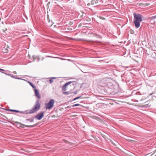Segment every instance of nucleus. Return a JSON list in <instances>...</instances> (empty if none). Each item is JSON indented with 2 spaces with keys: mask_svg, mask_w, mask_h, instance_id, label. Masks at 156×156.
Segmentation results:
<instances>
[{
  "mask_svg": "<svg viewBox=\"0 0 156 156\" xmlns=\"http://www.w3.org/2000/svg\"><path fill=\"white\" fill-rule=\"evenodd\" d=\"M10 112H20L21 113H23V112H20L18 110H13V109H10Z\"/></svg>",
  "mask_w": 156,
  "mask_h": 156,
  "instance_id": "nucleus-9",
  "label": "nucleus"
},
{
  "mask_svg": "<svg viewBox=\"0 0 156 156\" xmlns=\"http://www.w3.org/2000/svg\"><path fill=\"white\" fill-rule=\"evenodd\" d=\"M3 51L4 52H5V53H7L8 51V50L7 49H6V48H4V49H3Z\"/></svg>",
  "mask_w": 156,
  "mask_h": 156,
  "instance_id": "nucleus-13",
  "label": "nucleus"
},
{
  "mask_svg": "<svg viewBox=\"0 0 156 156\" xmlns=\"http://www.w3.org/2000/svg\"><path fill=\"white\" fill-rule=\"evenodd\" d=\"M154 155V154H152L151 156H152Z\"/></svg>",
  "mask_w": 156,
  "mask_h": 156,
  "instance_id": "nucleus-26",
  "label": "nucleus"
},
{
  "mask_svg": "<svg viewBox=\"0 0 156 156\" xmlns=\"http://www.w3.org/2000/svg\"><path fill=\"white\" fill-rule=\"evenodd\" d=\"M10 77L13 78H15L16 79H21L20 78H17L16 77H15L13 75H12L10 74Z\"/></svg>",
  "mask_w": 156,
  "mask_h": 156,
  "instance_id": "nucleus-15",
  "label": "nucleus"
},
{
  "mask_svg": "<svg viewBox=\"0 0 156 156\" xmlns=\"http://www.w3.org/2000/svg\"><path fill=\"white\" fill-rule=\"evenodd\" d=\"M50 83H52L53 81L52 79H50L49 80Z\"/></svg>",
  "mask_w": 156,
  "mask_h": 156,
  "instance_id": "nucleus-18",
  "label": "nucleus"
},
{
  "mask_svg": "<svg viewBox=\"0 0 156 156\" xmlns=\"http://www.w3.org/2000/svg\"><path fill=\"white\" fill-rule=\"evenodd\" d=\"M7 111H10V109H8L7 110Z\"/></svg>",
  "mask_w": 156,
  "mask_h": 156,
  "instance_id": "nucleus-27",
  "label": "nucleus"
},
{
  "mask_svg": "<svg viewBox=\"0 0 156 156\" xmlns=\"http://www.w3.org/2000/svg\"><path fill=\"white\" fill-rule=\"evenodd\" d=\"M13 73H14V74L16 73V72H15V71H14Z\"/></svg>",
  "mask_w": 156,
  "mask_h": 156,
  "instance_id": "nucleus-24",
  "label": "nucleus"
},
{
  "mask_svg": "<svg viewBox=\"0 0 156 156\" xmlns=\"http://www.w3.org/2000/svg\"><path fill=\"white\" fill-rule=\"evenodd\" d=\"M143 106H144V107H149L148 106V105L147 104L145 105H144Z\"/></svg>",
  "mask_w": 156,
  "mask_h": 156,
  "instance_id": "nucleus-19",
  "label": "nucleus"
},
{
  "mask_svg": "<svg viewBox=\"0 0 156 156\" xmlns=\"http://www.w3.org/2000/svg\"><path fill=\"white\" fill-rule=\"evenodd\" d=\"M34 92L36 96L38 98H40V96L39 95V93L38 90L37 89H35Z\"/></svg>",
  "mask_w": 156,
  "mask_h": 156,
  "instance_id": "nucleus-7",
  "label": "nucleus"
},
{
  "mask_svg": "<svg viewBox=\"0 0 156 156\" xmlns=\"http://www.w3.org/2000/svg\"><path fill=\"white\" fill-rule=\"evenodd\" d=\"M81 98V97H76V98H74V99H73V100H76V99H79V98Z\"/></svg>",
  "mask_w": 156,
  "mask_h": 156,
  "instance_id": "nucleus-16",
  "label": "nucleus"
},
{
  "mask_svg": "<svg viewBox=\"0 0 156 156\" xmlns=\"http://www.w3.org/2000/svg\"><path fill=\"white\" fill-rule=\"evenodd\" d=\"M143 16L142 15L137 13H134L133 23L135 27L139 28L140 25V23L142 21Z\"/></svg>",
  "mask_w": 156,
  "mask_h": 156,
  "instance_id": "nucleus-1",
  "label": "nucleus"
},
{
  "mask_svg": "<svg viewBox=\"0 0 156 156\" xmlns=\"http://www.w3.org/2000/svg\"><path fill=\"white\" fill-rule=\"evenodd\" d=\"M48 57H52V58H58V57H51V56H48Z\"/></svg>",
  "mask_w": 156,
  "mask_h": 156,
  "instance_id": "nucleus-20",
  "label": "nucleus"
},
{
  "mask_svg": "<svg viewBox=\"0 0 156 156\" xmlns=\"http://www.w3.org/2000/svg\"><path fill=\"white\" fill-rule=\"evenodd\" d=\"M71 93H72L70 91L64 92H63V94H69Z\"/></svg>",
  "mask_w": 156,
  "mask_h": 156,
  "instance_id": "nucleus-10",
  "label": "nucleus"
},
{
  "mask_svg": "<svg viewBox=\"0 0 156 156\" xmlns=\"http://www.w3.org/2000/svg\"><path fill=\"white\" fill-rule=\"evenodd\" d=\"M99 1L100 2L101 0H92L91 2V3L92 5H97L100 4Z\"/></svg>",
  "mask_w": 156,
  "mask_h": 156,
  "instance_id": "nucleus-5",
  "label": "nucleus"
},
{
  "mask_svg": "<svg viewBox=\"0 0 156 156\" xmlns=\"http://www.w3.org/2000/svg\"><path fill=\"white\" fill-rule=\"evenodd\" d=\"M76 93H77L76 92H74V94H76Z\"/></svg>",
  "mask_w": 156,
  "mask_h": 156,
  "instance_id": "nucleus-22",
  "label": "nucleus"
},
{
  "mask_svg": "<svg viewBox=\"0 0 156 156\" xmlns=\"http://www.w3.org/2000/svg\"><path fill=\"white\" fill-rule=\"evenodd\" d=\"M55 100L53 99H51L48 103L45 104V107L46 109H51L53 107L55 103Z\"/></svg>",
  "mask_w": 156,
  "mask_h": 156,
  "instance_id": "nucleus-3",
  "label": "nucleus"
},
{
  "mask_svg": "<svg viewBox=\"0 0 156 156\" xmlns=\"http://www.w3.org/2000/svg\"><path fill=\"white\" fill-rule=\"evenodd\" d=\"M55 78H55V77H53V78H52V79H55Z\"/></svg>",
  "mask_w": 156,
  "mask_h": 156,
  "instance_id": "nucleus-25",
  "label": "nucleus"
},
{
  "mask_svg": "<svg viewBox=\"0 0 156 156\" xmlns=\"http://www.w3.org/2000/svg\"><path fill=\"white\" fill-rule=\"evenodd\" d=\"M79 105H80V104H75L72 105V107H74L75 106H79Z\"/></svg>",
  "mask_w": 156,
  "mask_h": 156,
  "instance_id": "nucleus-14",
  "label": "nucleus"
},
{
  "mask_svg": "<svg viewBox=\"0 0 156 156\" xmlns=\"http://www.w3.org/2000/svg\"><path fill=\"white\" fill-rule=\"evenodd\" d=\"M155 19H156V15L149 17L148 18V20L149 21H150V22H151V21L152 20H154Z\"/></svg>",
  "mask_w": 156,
  "mask_h": 156,
  "instance_id": "nucleus-8",
  "label": "nucleus"
},
{
  "mask_svg": "<svg viewBox=\"0 0 156 156\" xmlns=\"http://www.w3.org/2000/svg\"><path fill=\"white\" fill-rule=\"evenodd\" d=\"M90 5V3H88L87 4V5L89 6V5Z\"/></svg>",
  "mask_w": 156,
  "mask_h": 156,
  "instance_id": "nucleus-23",
  "label": "nucleus"
},
{
  "mask_svg": "<svg viewBox=\"0 0 156 156\" xmlns=\"http://www.w3.org/2000/svg\"><path fill=\"white\" fill-rule=\"evenodd\" d=\"M29 83L33 88L35 89L36 88V87L34 85V84L30 82H29Z\"/></svg>",
  "mask_w": 156,
  "mask_h": 156,
  "instance_id": "nucleus-11",
  "label": "nucleus"
},
{
  "mask_svg": "<svg viewBox=\"0 0 156 156\" xmlns=\"http://www.w3.org/2000/svg\"><path fill=\"white\" fill-rule=\"evenodd\" d=\"M27 120L30 121V122H33L34 121V119H27Z\"/></svg>",
  "mask_w": 156,
  "mask_h": 156,
  "instance_id": "nucleus-17",
  "label": "nucleus"
},
{
  "mask_svg": "<svg viewBox=\"0 0 156 156\" xmlns=\"http://www.w3.org/2000/svg\"><path fill=\"white\" fill-rule=\"evenodd\" d=\"M40 107L41 105L39 100H37L34 106L29 110V113L31 114L36 112L40 109Z\"/></svg>",
  "mask_w": 156,
  "mask_h": 156,
  "instance_id": "nucleus-2",
  "label": "nucleus"
},
{
  "mask_svg": "<svg viewBox=\"0 0 156 156\" xmlns=\"http://www.w3.org/2000/svg\"><path fill=\"white\" fill-rule=\"evenodd\" d=\"M72 83V82H69L67 83H66L62 87V90L63 91H66V86Z\"/></svg>",
  "mask_w": 156,
  "mask_h": 156,
  "instance_id": "nucleus-6",
  "label": "nucleus"
},
{
  "mask_svg": "<svg viewBox=\"0 0 156 156\" xmlns=\"http://www.w3.org/2000/svg\"><path fill=\"white\" fill-rule=\"evenodd\" d=\"M23 125L25 126L26 127L30 128V127H34L36 125V124H35L34 125H30V126L26 125Z\"/></svg>",
  "mask_w": 156,
  "mask_h": 156,
  "instance_id": "nucleus-12",
  "label": "nucleus"
},
{
  "mask_svg": "<svg viewBox=\"0 0 156 156\" xmlns=\"http://www.w3.org/2000/svg\"><path fill=\"white\" fill-rule=\"evenodd\" d=\"M44 112H41L36 115L35 118L38 120H41L44 116Z\"/></svg>",
  "mask_w": 156,
  "mask_h": 156,
  "instance_id": "nucleus-4",
  "label": "nucleus"
},
{
  "mask_svg": "<svg viewBox=\"0 0 156 156\" xmlns=\"http://www.w3.org/2000/svg\"><path fill=\"white\" fill-rule=\"evenodd\" d=\"M0 70L3 71H5L4 70L2 69H0Z\"/></svg>",
  "mask_w": 156,
  "mask_h": 156,
  "instance_id": "nucleus-21",
  "label": "nucleus"
}]
</instances>
